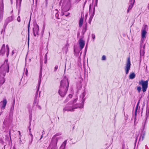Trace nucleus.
<instances>
[{
    "label": "nucleus",
    "mask_w": 149,
    "mask_h": 149,
    "mask_svg": "<svg viewBox=\"0 0 149 149\" xmlns=\"http://www.w3.org/2000/svg\"><path fill=\"white\" fill-rule=\"evenodd\" d=\"M9 71V65L6 63L2 65L0 67V84H3L5 82L4 77L5 76L6 73Z\"/></svg>",
    "instance_id": "nucleus-1"
},
{
    "label": "nucleus",
    "mask_w": 149,
    "mask_h": 149,
    "mask_svg": "<svg viewBox=\"0 0 149 149\" xmlns=\"http://www.w3.org/2000/svg\"><path fill=\"white\" fill-rule=\"evenodd\" d=\"M67 84V87L65 88L63 87H60L58 93L62 97H63L66 95L68 89V84L67 81L66 82Z\"/></svg>",
    "instance_id": "nucleus-2"
},
{
    "label": "nucleus",
    "mask_w": 149,
    "mask_h": 149,
    "mask_svg": "<svg viewBox=\"0 0 149 149\" xmlns=\"http://www.w3.org/2000/svg\"><path fill=\"white\" fill-rule=\"evenodd\" d=\"M139 84L141 85L142 87V90L143 92H146L148 87V81H144L142 80L139 82Z\"/></svg>",
    "instance_id": "nucleus-3"
},
{
    "label": "nucleus",
    "mask_w": 149,
    "mask_h": 149,
    "mask_svg": "<svg viewBox=\"0 0 149 149\" xmlns=\"http://www.w3.org/2000/svg\"><path fill=\"white\" fill-rule=\"evenodd\" d=\"M78 107L73 106V107L67 106L63 109V111L64 112L66 111H74V109H77Z\"/></svg>",
    "instance_id": "nucleus-4"
},
{
    "label": "nucleus",
    "mask_w": 149,
    "mask_h": 149,
    "mask_svg": "<svg viewBox=\"0 0 149 149\" xmlns=\"http://www.w3.org/2000/svg\"><path fill=\"white\" fill-rule=\"evenodd\" d=\"M39 29L38 25L35 24L34 25V27L33 28V32L34 36H36L38 35V31Z\"/></svg>",
    "instance_id": "nucleus-5"
},
{
    "label": "nucleus",
    "mask_w": 149,
    "mask_h": 149,
    "mask_svg": "<svg viewBox=\"0 0 149 149\" xmlns=\"http://www.w3.org/2000/svg\"><path fill=\"white\" fill-rule=\"evenodd\" d=\"M130 58H128L126 65L125 67V71L126 74H127L130 67Z\"/></svg>",
    "instance_id": "nucleus-6"
},
{
    "label": "nucleus",
    "mask_w": 149,
    "mask_h": 149,
    "mask_svg": "<svg viewBox=\"0 0 149 149\" xmlns=\"http://www.w3.org/2000/svg\"><path fill=\"white\" fill-rule=\"evenodd\" d=\"M67 81L68 84V88L69 83L67 79L66 78H64L61 81V84L60 87H63L64 88L67 87V84H66V82Z\"/></svg>",
    "instance_id": "nucleus-7"
},
{
    "label": "nucleus",
    "mask_w": 149,
    "mask_h": 149,
    "mask_svg": "<svg viewBox=\"0 0 149 149\" xmlns=\"http://www.w3.org/2000/svg\"><path fill=\"white\" fill-rule=\"evenodd\" d=\"M13 16H11L10 17H8L5 20L4 26L6 27L8 23L13 21Z\"/></svg>",
    "instance_id": "nucleus-8"
},
{
    "label": "nucleus",
    "mask_w": 149,
    "mask_h": 149,
    "mask_svg": "<svg viewBox=\"0 0 149 149\" xmlns=\"http://www.w3.org/2000/svg\"><path fill=\"white\" fill-rule=\"evenodd\" d=\"M49 148L50 149H57L58 148L57 146L56 142L53 143L51 142Z\"/></svg>",
    "instance_id": "nucleus-9"
},
{
    "label": "nucleus",
    "mask_w": 149,
    "mask_h": 149,
    "mask_svg": "<svg viewBox=\"0 0 149 149\" xmlns=\"http://www.w3.org/2000/svg\"><path fill=\"white\" fill-rule=\"evenodd\" d=\"M79 44L81 50L84 47L85 45V42L81 38L79 40Z\"/></svg>",
    "instance_id": "nucleus-10"
},
{
    "label": "nucleus",
    "mask_w": 149,
    "mask_h": 149,
    "mask_svg": "<svg viewBox=\"0 0 149 149\" xmlns=\"http://www.w3.org/2000/svg\"><path fill=\"white\" fill-rule=\"evenodd\" d=\"M135 2V0H130V4L127 10L128 13L132 8Z\"/></svg>",
    "instance_id": "nucleus-11"
},
{
    "label": "nucleus",
    "mask_w": 149,
    "mask_h": 149,
    "mask_svg": "<svg viewBox=\"0 0 149 149\" xmlns=\"http://www.w3.org/2000/svg\"><path fill=\"white\" fill-rule=\"evenodd\" d=\"M95 8L94 7L93 8V13L91 14V15L88 21V23L89 24H91V21L93 19V18L94 16V15L95 14Z\"/></svg>",
    "instance_id": "nucleus-12"
},
{
    "label": "nucleus",
    "mask_w": 149,
    "mask_h": 149,
    "mask_svg": "<svg viewBox=\"0 0 149 149\" xmlns=\"http://www.w3.org/2000/svg\"><path fill=\"white\" fill-rule=\"evenodd\" d=\"M61 138V137H56L55 136H53L52 138V140L51 142L53 143H54L55 142H56V144H57V142L58 141V140L59 139Z\"/></svg>",
    "instance_id": "nucleus-13"
},
{
    "label": "nucleus",
    "mask_w": 149,
    "mask_h": 149,
    "mask_svg": "<svg viewBox=\"0 0 149 149\" xmlns=\"http://www.w3.org/2000/svg\"><path fill=\"white\" fill-rule=\"evenodd\" d=\"M42 73H41V72H40V74L39 76V80H38V88L37 92H36V94L38 93V91L39 89V87L40 86V83H41V78H42Z\"/></svg>",
    "instance_id": "nucleus-14"
},
{
    "label": "nucleus",
    "mask_w": 149,
    "mask_h": 149,
    "mask_svg": "<svg viewBox=\"0 0 149 149\" xmlns=\"http://www.w3.org/2000/svg\"><path fill=\"white\" fill-rule=\"evenodd\" d=\"M7 103V101L6 99H4L3 102V105L1 107V109H4L6 106V104Z\"/></svg>",
    "instance_id": "nucleus-15"
},
{
    "label": "nucleus",
    "mask_w": 149,
    "mask_h": 149,
    "mask_svg": "<svg viewBox=\"0 0 149 149\" xmlns=\"http://www.w3.org/2000/svg\"><path fill=\"white\" fill-rule=\"evenodd\" d=\"M1 53L3 54H4L5 52V45L3 44L2 47L1 49Z\"/></svg>",
    "instance_id": "nucleus-16"
},
{
    "label": "nucleus",
    "mask_w": 149,
    "mask_h": 149,
    "mask_svg": "<svg viewBox=\"0 0 149 149\" xmlns=\"http://www.w3.org/2000/svg\"><path fill=\"white\" fill-rule=\"evenodd\" d=\"M147 32L145 30H142L141 33V36L142 38H145V35H146Z\"/></svg>",
    "instance_id": "nucleus-17"
},
{
    "label": "nucleus",
    "mask_w": 149,
    "mask_h": 149,
    "mask_svg": "<svg viewBox=\"0 0 149 149\" xmlns=\"http://www.w3.org/2000/svg\"><path fill=\"white\" fill-rule=\"evenodd\" d=\"M83 19L84 17H81L79 22V26L80 27H81L82 26L83 21Z\"/></svg>",
    "instance_id": "nucleus-18"
},
{
    "label": "nucleus",
    "mask_w": 149,
    "mask_h": 149,
    "mask_svg": "<svg viewBox=\"0 0 149 149\" xmlns=\"http://www.w3.org/2000/svg\"><path fill=\"white\" fill-rule=\"evenodd\" d=\"M3 0H1L0 3V10L3 11Z\"/></svg>",
    "instance_id": "nucleus-19"
},
{
    "label": "nucleus",
    "mask_w": 149,
    "mask_h": 149,
    "mask_svg": "<svg viewBox=\"0 0 149 149\" xmlns=\"http://www.w3.org/2000/svg\"><path fill=\"white\" fill-rule=\"evenodd\" d=\"M135 77V75L134 73L131 74L129 76V78L130 79H134Z\"/></svg>",
    "instance_id": "nucleus-20"
},
{
    "label": "nucleus",
    "mask_w": 149,
    "mask_h": 149,
    "mask_svg": "<svg viewBox=\"0 0 149 149\" xmlns=\"http://www.w3.org/2000/svg\"><path fill=\"white\" fill-rule=\"evenodd\" d=\"M66 141H65L60 147V149H64L66 144Z\"/></svg>",
    "instance_id": "nucleus-21"
},
{
    "label": "nucleus",
    "mask_w": 149,
    "mask_h": 149,
    "mask_svg": "<svg viewBox=\"0 0 149 149\" xmlns=\"http://www.w3.org/2000/svg\"><path fill=\"white\" fill-rule=\"evenodd\" d=\"M73 106H75V107H78V108H83V105H82L81 104H76L74 105Z\"/></svg>",
    "instance_id": "nucleus-22"
},
{
    "label": "nucleus",
    "mask_w": 149,
    "mask_h": 149,
    "mask_svg": "<svg viewBox=\"0 0 149 149\" xmlns=\"http://www.w3.org/2000/svg\"><path fill=\"white\" fill-rule=\"evenodd\" d=\"M77 100V99H75L73 101H71L69 102L68 104L69 105H73L76 102Z\"/></svg>",
    "instance_id": "nucleus-23"
},
{
    "label": "nucleus",
    "mask_w": 149,
    "mask_h": 149,
    "mask_svg": "<svg viewBox=\"0 0 149 149\" xmlns=\"http://www.w3.org/2000/svg\"><path fill=\"white\" fill-rule=\"evenodd\" d=\"M22 0H19V1H18V0H16V6H17L18 5L19 7H20L21 6V3Z\"/></svg>",
    "instance_id": "nucleus-24"
},
{
    "label": "nucleus",
    "mask_w": 149,
    "mask_h": 149,
    "mask_svg": "<svg viewBox=\"0 0 149 149\" xmlns=\"http://www.w3.org/2000/svg\"><path fill=\"white\" fill-rule=\"evenodd\" d=\"M29 25H30V23H29V24L28 27V44L29 43Z\"/></svg>",
    "instance_id": "nucleus-25"
},
{
    "label": "nucleus",
    "mask_w": 149,
    "mask_h": 149,
    "mask_svg": "<svg viewBox=\"0 0 149 149\" xmlns=\"http://www.w3.org/2000/svg\"><path fill=\"white\" fill-rule=\"evenodd\" d=\"M140 53L141 56H143L144 54V50H141Z\"/></svg>",
    "instance_id": "nucleus-26"
},
{
    "label": "nucleus",
    "mask_w": 149,
    "mask_h": 149,
    "mask_svg": "<svg viewBox=\"0 0 149 149\" xmlns=\"http://www.w3.org/2000/svg\"><path fill=\"white\" fill-rule=\"evenodd\" d=\"M86 25L85 26V28L83 30H82V32L83 33V34H84V33L86 32Z\"/></svg>",
    "instance_id": "nucleus-27"
},
{
    "label": "nucleus",
    "mask_w": 149,
    "mask_h": 149,
    "mask_svg": "<svg viewBox=\"0 0 149 149\" xmlns=\"http://www.w3.org/2000/svg\"><path fill=\"white\" fill-rule=\"evenodd\" d=\"M86 25L85 26V28L83 30H82V32L83 33V34H84V33L86 32Z\"/></svg>",
    "instance_id": "nucleus-28"
},
{
    "label": "nucleus",
    "mask_w": 149,
    "mask_h": 149,
    "mask_svg": "<svg viewBox=\"0 0 149 149\" xmlns=\"http://www.w3.org/2000/svg\"><path fill=\"white\" fill-rule=\"evenodd\" d=\"M141 88L140 86H138L137 87V90L138 91L139 93H140L141 90Z\"/></svg>",
    "instance_id": "nucleus-29"
},
{
    "label": "nucleus",
    "mask_w": 149,
    "mask_h": 149,
    "mask_svg": "<svg viewBox=\"0 0 149 149\" xmlns=\"http://www.w3.org/2000/svg\"><path fill=\"white\" fill-rule=\"evenodd\" d=\"M92 37L93 39V41H94V40L95 38V36L94 34H92Z\"/></svg>",
    "instance_id": "nucleus-30"
},
{
    "label": "nucleus",
    "mask_w": 149,
    "mask_h": 149,
    "mask_svg": "<svg viewBox=\"0 0 149 149\" xmlns=\"http://www.w3.org/2000/svg\"><path fill=\"white\" fill-rule=\"evenodd\" d=\"M3 143V141L2 138L0 137V143Z\"/></svg>",
    "instance_id": "nucleus-31"
},
{
    "label": "nucleus",
    "mask_w": 149,
    "mask_h": 149,
    "mask_svg": "<svg viewBox=\"0 0 149 149\" xmlns=\"http://www.w3.org/2000/svg\"><path fill=\"white\" fill-rule=\"evenodd\" d=\"M106 59V57L105 56L103 55L102 56V60H105Z\"/></svg>",
    "instance_id": "nucleus-32"
},
{
    "label": "nucleus",
    "mask_w": 149,
    "mask_h": 149,
    "mask_svg": "<svg viewBox=\"0 0 149 149\" xmlns=\"http://www.w3.org/2000/svg\"><path fill=\"white\" fill-rule=\"evenodd\" d=\"M81 0H75L74 1V3H78Z\"/></svg>",
    "instance_id": "nucleus-33"
},
{
    "label": "nucleus",
    "mask_w": 149,
    "mask_h": 149,
    "mask_svg": "<svg viewBox=\"0 0 149 149\" xmlns=\"http://www.w3.org/2000/svg\"><path fill=\"white\" fill-rule=\"evenodd\" d=\"M138 107H136V109H135V116H136V112H137Z\"/></svg>",
    "instance_id": "nucleus-34"
},
{
    "label": "nucleus",
    "mask_w": 149,
    "mask_h": 149,
    "mask_svg": "<svg viewBox=\"0 0 149 149\" xmlns=\"http://www.w3.org/2000/svg\"><path fill=\"white\" fill-rule=\"evenodd\" d=\"M61 135V134L59 133L56 134L54 136L57 137Z\"/></svg>",
    "instance_id": "nucleus-35"
},
{
    "label": "nucleus",
    "mask_w": 149,
    "mask_h": 149,
    "mask_svg": "<svg viewBox=\"0 0 149 149\" xmlns=\"http://www.w3.org/2000/svg\"><path fill=\"white\" fill-rule=\"evenodd\" d=\"M17 21L19 22H20V18L19 16L18 17H17Z\"/></svg>",
    "instance_id": "nucleus-36"
},
{
    "label": "nucleus",
    "mask_w": 149,
    "mask_h": 149,
    "mask_svg": "<svg viewBox=\"0 0 149 149\" xmlns=\"http://www.w3.org/2000/svg\"><path fill=\"white\" fill-rule=\"evenodd\" d=\"M6 47L7 51H9V48L8 45H6Z\"/></svg>",
    "instance_id": "nucleus-37"
},
{
    "label": "nucleus",
    "mask_w": 149,
    "mask_h": 149,
    "mask_svg": "<svg viewBox=\"0 0 149 149\" xmlns=\"http://www.w3.org/2000/svg\"><path fill=\"white\" fill-rule=\"evenodd\" d=\"M58 66L57 65H56L54 68V71H56L58 69Z\"/></svg>",
    "instance_id": "nucleus-38"
},
{
    "label": "nucleus",
    "mask_w": 149,
    "mask_h": 149,
    "mask_svg": "<svg viewBox=\"0 0 149 149\" xmlns=\"http://www.w3.org/2000/svg\"><path fill=\"white\" fill-rule=\"evenodd\" d=\"M46 1V6L47 7V3H48V0H45Z\"/></svg>",
    "instance_id": "nucleus-39"
},
{
    "label": "nucleus",
    "mask_w": 149,
    "mask_h": 149,
    "mask_svg": "<svg viewBox=\"0 0 149 149\" xmlns=\"http://www.w3.org/2000/svg\"><path fill=\"white\" fill-rule=\"evenodd\" d=\"M29 134L30 136H31V137L32 138H33V136L32 135V134H31V132H30V134Z\"/></svg>",
    "instance_id": "nucleus-40"
},
{
    "label": "nucleus",
    "mask_w": 149,
    "mask_h": 149,
    "mask_svg": "<svg viewBox=\"0 0 149 149\" xmlns=\"http://www.w3.org/2000/svg\"><path fill=\"white\" fill-rule=\"evenodd\" d=\"M29 132H31V128H30V127H29Z\"/></svg>",
    "instance_id": "nucleus-41"
},
{
    "label": "nucleus",
    "mask_w": 149,
    "mask_h": 149,
    "mask_svg": "<svg viewBox=\"0 0 149 149\" xmlns=\"http://www.w3.org/2000/svg\"><path fill=\"white\" fill-rule=\"evenodd\" d=\"M9 51H7V56H8V55H9Z\"/></svg>",
    "instance_id": "nucleus-42"
},
{
    "label": "nucleus",
    "mask_w": 149,
    "mask_h": 149,
    "mask_svg": "<svg viewBox=\"0 0 149 149\" xmlns=\"http://www.w3.org/2000/svg\"><path fill=\"white\" fill-rule=\"evenodd\" d=\"M139 101L137 104V105H136V107H138V106H139Z\"/></svg>",
    "instance_id": "nucleus-43"
},
{
    "label": "nucleus",
    "mask_w": 149,
    "mask_h": 149,
    "mask_svg": "<svg viewBox=\"0 0 149 149\" xmlns=\"http://www.w3.org/2000/svg\"><path fill=\"white\" fill-rule=\"evenodd\" d=\"M15 102V100H14V101H13V108H14V106Z\"/></svg>",
    "instance_id": "nucleus-44"
},
{
    "label": "nucleus",
    "mask_w": 149,
    "mask_h": 149,
    "mask_svg": "<svg viewBox=\"0 0 149 149\" xmlns=\"http://www.w3.org/2000/svg\"><path fill=\"white\" fill-rule=\"evenodd\" d=\"M38 108L39 109H41V107L40 106H38Z\"/></svg>",
    "instance_id": "nucleus-45"
},
{
    "label": "nucleus",
    "mask_w": 149,
    "mask_h": 149,
    "mask_svg": "<svg viewBox=\"0 0 149 149\" xmlns=\"http://www.w3.org/2000/svg\"><path fill=\"white\" fill-rule=\"evenodd\" d=\"M69 96L71 98L72 96V95L70 94L69 95Z\"/></svg>",
    "instance_id": "nucleus-46"
},
{
    "label": "nucleus",
    "mask_w": 149,
    "mask_h": 149,
    "mask_svg": "<svg viewBox=\"0 0 149 149\" xmlns=\"http://www.w3.org/2000/svg\"><path fill=\"white\" fill-rule=\"evenodd\" d=\"M26 75H27V73H28V71L27 70H26Z\"/></svg>",
    "instance_id": "nucleus-47"
},
{
    "label": "nucleus",
    "mask_w": 149,
    "mask_h": 149,
    "mask_svg": "<svg viewBox=\"0 0 149 149\" xmlns=\"http://www.w3.org/2000/svg\"><path fill=\"white\" fill-rule=\"evenodd\" d=\"M14 50H13L12 52V55H13V54H14Z\"/></svg>",
    "instance_id": "nucleus-48"
},
{
    "label": "nucleus",
    "mask_w": 149,
    "mask_h": 149,
    "mask_svg": "<svg viewBox=\"0 0 149 149\" xmlns=\"http://www.w3.org/2000/svg\"><path fill=\"white\" fill-rule=\"evenodd\" d=\"M87 2V1L86 0L84 2V5H85V4L86 3V2Z\"/></svg>",
    "instance_id": "nucleus-49"
},
{
    "label": "nucleus",
    "mask_w": 149,
    "mask_h": 149,
    "mask_svg": "<svg viewBox=\"0 0 149 149\" xmlns=\"http://www.w3.org/2000/svg\"><path fill=\"white\" fill-rule=\"evenodd\" d=\"M124 147H125V145H124L123 144V149H124Z\"/></svg>",
    "instance_id": "nucleus-50"
},
{
    "label": "nucleus",
    "mask_w": 149,
    "mask_h": 149,
    "mask_svg": "<svg viewBox=\"0 0 149 149\" xmlns=\"http://www.w3.org/2000/svg\"><path fill=\"white\" fill-rule=\"evenodd\" d=\"M42 135H43V134H42V135H41V137L40 139H41L42 138Z\"/></svg>",
    "instance_id": "nucleus-51"
},
{
    "label": "nucleus",
    "mask_w": 149,
    "mask_h": 149,
    "mask_svg": "<svg viewBox=\"0 0 149 149\" xmlns=\"http://www.w3.org/2000/svg\"><path fill=\"white\" fill-rule=\"evenodd\" d=\"M2 113V111H1L0 112V116L1 115V113Z\"/></svg>",
    "instance_id": "nucleus-52"
},
{
    "label": "nucleus",
    "mask_w": 149,
    "mask_h": 149,
    "mask_svg": "<svg viewBox=\"0 0 149 149\" xmlns=\"http://www.w3.org/2000/svg\"><path fill=\"white\" fill-rule=\"evenodd\" d=\"M44 132V131H43L42 132V134H43V133Z\"/></svg>",
    "instance_id": "nucleus-53"
},
{
    "label": "nucleus",
    "mask_w": 149,
    "mask_h": 149,
    "mask_svg": "<svg viewBox=\"0 0 149 149\" xmlns=\"http://www.w3.org/2000/svg\"><path fill=\"white\" fill-rule=\"evenodd\" d=\"M18 132H19V135H20V132L19 131Z\"/></svg>",
    "instance_id": "nucleus-54"
},
{
    "label": "nucleus",
    "mask_w": 149,
    "mask_h": 149,
    "mask_svg": "<svg viewBox=\"0 0 149 149\" xmlns=\"http://www.w3.org/2000/svg\"><path fill=\"white\" fill-rule=\"evenodd\" d=\"M90 10H91V8H90V7H89V11H90Z\"/></svg>",
    "instance_id": "nucleus-55"
},
{
    "label": "nucleus",
    "mask_w": 149,
    "mask_h": 149,
    "mask_svg": "<svg viewBox=\"0 0 149 149\" xmlns=\"http://www.w3.org/2000/svg\"><path fill=\"white\" fill-rule=\"evenodd\" d=\"M34 103H36V101L35 100L34 101Z\"/></svg>",
    "instance_id": "nucleus-56"
},
{
    "label": "nucleus",
    "mask_w": 149,
    "mask_h": 149,
    "mask_svg": "<svg viewBox=\"0 0 149 149\" xmlns=\"http://www.w3.org/2000/svg\"><path fill=\"white\" fill-rule=\"evenodd\" d=\"M74 126L73 127V130H74Z\"/></svg>",
    "instance_id": "nucleus-57"
},
{
    "label": "nucleus",
    "mask_w": 149,
    "mask_h": 149,
    "mask_svg": "<svg viewBox=\"0 0 149 149\" xmlns=\"http://www.w3.org/2000/svg\"><path fill=\"white\" fill-rule=\"evenodd\" d=\"M148 9H149V4L148 6Z\"/></svg>",
    "instance_id": "nucleus-58"
},
{
    "label": "nucleus",
    "mask_w": 149,
    "mask_h": 149,
    "mask_svg": "<svg viewBox=\"0 0 149 149\" xmlns=\"http://www.w3.org/2000/svg\"><path fill=\"white\" fill-rule=\"evenodd\" d=\"M68 15H65V16H68Z\"/></svg>",
    "instance_id": "nucleus-59"
},
{
    "label": "nucleus",
    "mask_w": 149,
    "mask_h": 149,
    "mask_svg": "<svg viewBox=\"0 0 149 149\" xmlns=\"http://www.w3.org/2000/svg\"><path fill=\"white\" fill-rule=\"evenodd\" d=\"M98 0H96V2H97Z\"/></svg>",
    "instance_id": "nucleus-60"
},
{
    "label": "nucleus",
    "mask_w": 149,
    "mask_h": 149,
    "mask_svg": "<svg viewBox=\"0 0 149 149\" xmlns=\"http://www.w3.org/2000/svg\"><path fill=\"white\" fill-rule=\"evenodd\" d=\"M144 47H145V46H143V48H144Z\"/></svg>",
    "instance_id": "nucleus-61"
},
{
    "label": "nucleus",
    "mask_w": 149,
    "mask_h": 149,
    "mask_svg": "<svg viewBox=\"0 0 149 149\" xmlns=\"http://www.w3.org/2000/svg\"><path fill=\"white\" fill-rule=\"evenodd\" d=\"M46 63V61H45V63Z\"/></svg>",
    "instance_id": "nucleus-62"
}]
</instances>
